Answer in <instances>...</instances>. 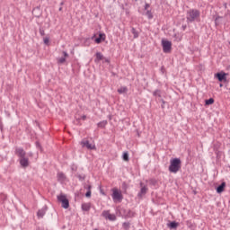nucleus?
<instances>
[{
    "label": "nucleus",
    "mask_w": 230,
    "mask_h": 230,
    "mask_svg": "<svg viewBox=\"0 0 230 230\" xmlns=\"http://www.w3.org/2000/svg\"><path fill=\"white\" fill-rule=\"evenodd\" d=\"M85 188H86L87 191H91V188H93V186L87 185Z\"/></svg>",
    "instance_id": "obj_39"
},
{
    "label": "nucleus",
    "mask_w": 230,
    "mask_h": 230,
    "mask_svg": "<svg viewBox=\"0 0 230 230\" xmlns=\"http://www.w3.org/2000/svg\"><path fill=\"white\" fill-rule=\"evenodd\" d=\"M94 37H96V34H93V36L92 37V40L94 39Z\"/></svg>",
    "instance_id": "obj_49"
},
{
    "label": "nucleus",
    "mask_w": 230,
    "mask_h": 230,
    "mask_svg": "<svg viewBox=\"0 0 230 230\" xmlns=\"http://www.w3.org/2000/svg\"><path fill=\"white\" fill-rule=\"evenodd\" d=\"M214 103H215V99H213V98L205 100V105H207V106L213 105Z\"/></svg>",
    "instance_id": "obj_23"
},
{
    "label": "nucleus",
    "mask_w": 230,
    "mask_h": 230,
    "mask_svg": "<svg viewBox=\"0 0 230 230\" xmlns=\"http://www.w3.org/2000/svg\"><path fill=\"white\" fill-rule=\"evenodd\" d=\"M81 145H83V146L87 148L88 150H96V146L89 143L88 140L81 142Z\"/></svg>",
    "instance_id": "obj_11"
},
{
    "label": "nucleus",
    "mask_w": 230,
    "mask_h": 230,
    "mask_svg": "<svg viewBox=\"0 0 230 230\" xmlns=\"http://www.w3.org/2000/svg\"><path fill=\"white\" fill-rule=\"evenodd\" d=\"M93 230H99L98 228H94Z\"/></svg>",
    "instance_id": "obj_52"
},
{
    "label": "nucleus",
    "mask_w": 230,
    "mask_h": 230,
    "mask_svg": "<svg viewBox=\"0 0 230 230\" xmlns=\"http://www.w3.org/2000/svg\"><path fill=\"white\" fill-rule=\"evenodd\" d=\"M122 227H123V229H125V230L130 229V223H129V222H124V223L122 224Z\"/></svg>",
    "instance_id": "obj_27"
},
{
    "label": "nucleus",
    "mask_w": 230,
    "mask_h": 230,
    "mask_svg": "<svg viewBox=\"0 0 230 230\" xmlns=\"http://www.w3.org/2000/svg\"><path fill=\"white\" fill-rule=\"evenodd\" d=\"M186 28H188L187 25H182V26H181V30H183V31L186 30Z\"/></svg>",
    "instance_id": "obj_43"
},
{
    "label": "nucleus",
    "mask_w": 230,
    "mask_h": 230,
    "mask_svg": "<svg viewBox=\"0 0 230 230\" xmlns=\"http://www.w3.org/2000/svg\"><path fill=\"white\" fill-rule=\"evenodd\" d=\"M188 24L191 22H200V11L199 9H190L187 11L186 15Z\"/></svg>",
    "instance_id": "obj_1"
},
{
    "label": "nucleus",
    "mask_w": 230,
    "mask_h": 230,
    "mask_svg": "<svg viewBox=\"0 0 230 230\" xmlns=\"http://www.w3.org/2000/svg\"><path fill=\"white\" fill-rule=\"evenodd\" d=\"M63 4H64V2H61V3H60V6H63Z\"/></svg>",
    "instance_id": "obj_50"
},
{
    "label": "nucleus",
    "mask_w": 230,
    "mask_h": 230,
    "mask_svg": "<svg viewBox=\"0 0 230 230\" xmlns=\"http://www.w3.org/2000/svg\"><path fill=\"white\" fill-rule=\"evenodd\" d=\"M14 154L19 157V159H22L23 157H26V151H24L22 147H16Z\"/></svg>",
    "instance_id": "obj_7"
},
{
    "label": "nucleus",
    "mask_w": 230,
    "mask_h": 230,
    "mask_svg": "<svg viewBox=\"0 0 230 230\" xmlns=\"http://www.w3.org/2000/svg\"><path fill=\"white\" fill-rule=\"evenodd\" d=\"M136 2L139 1V0H135Z\"/></svg>",
    "instance_id": "obj_53"
},
{
    "label": "nucleus",
    "mask_w": 230,
    "mask_h": 230,
    "mask_svg": "<svg viewBox=\"0 0 230 230\" xmlns=\"http://www.w3.org/2000/svg\"><path fill=\"white\" fill-rule=\"evenodd\" d=\"M28 157H33V153L29 152V153H28Z\"/></svg>",
    "instance_id": "obj_42"
},
{
    "label": "nucleus",
    "mask_w": 230,
    "mask_h": 230,
    "mask_svg": "<svg viewBox=\"0 0 230 230\" xmlns=\"http://www.w3.org/2000/svg\"><path fill=\"white\" fill-rule=\"evenodd\" d=\"M95 59L94 62H100V60H103V54H102V52H96L95 54Z\"/></svg>",
    "instance_id": "obj_17"
},
{
    "label": "nucleus",
    "mask_w": 230,
    "mask_h": 230,
    "mask_svg": "<svg viewBox=\"0 0 230 230\" xmlns=\"http://www.w3.org/2000/svg\"><path fill=\"white\" fill-rule=\"evenodd\" d=\"M105 40V34L100 33L98 38H95L94 42L96 44H102Z\"/></svg>",
    "instance_id": "obj_13"
},
{
    "label": "nucleus",
    "mask_w": 230,
    "mask_h": 230,
    "mask_svg": "<svg viewBox=\"0 0 230 230\" xmlns=\"http://www.w3.org/2000/svg\"><path fill=\"white\" fill-rule=\"evenodd\" d=\"M217 193H224V190H226V181H223L220 185L217 187Z\"/></svg>",
    "instance_id": "obj_14"
},
{
    "label": "nucleus",
    "mask_w": 230,
    "mask_h": 230,
    "mask_svg": "<svg viewBox=\"0 0 230 230\" xmlns=\"http://www.w3.org/2000/svg\"><path fill=\"white\" fill-rule=\"evenodd\" d=\"M82 209H83V211H90L91 210V203H83Z\"/></svg>",
    "instance_id": "obj_20"
},
{
    "label": "nucleus",
    "mask_w": 230,
    "mask_h": 230,
    "mask_svg": "<svg viewBox=\"0 0 230 230\" xmlns=\"http://www.w3.org/2000/svg\"><path fill=\"white\" fill-rule=\"evenodd\" d=\"M109 215H111V212H109V210H104L102 212V216L104 217V218H108Z\"/></svg>",
    "instance_id": "obj_30"
},
{
    "label": "nucleus",
    "mask_w": 230,
    "mask_h": 230,
    "mask_svg": "<svg viewBox=\"0 0 230 230\" xmlns=\"http://www.w3.org/2000/svg\"><path fill=\"white\" fill-rule=\"evenodd\" d=\"M43 42L46 44V46H48V44H49V38H44Z\"/></svg>",
    "instance_id": "obj_33"
},
{
    "label": "nucleus",
    "mask_w": 230,
    "mask_h": 230,
    "mask_svg": "<svg viewBox=\"0 0 230 230\" xmlns=\"http://www.w3.org/2000/svg\"><path fill=\"white\" fill-rule=\"evenodd\" d=\"M32 15H34V17L37 19L42 16V10H40V6H36L32 9Z\"/></svg>",
    "instance_id": "obj_10"
},
{
    "label": "nucleus",
    "mask_w": 230,
    "mask_h": 230,
    "mask_svg": "<svg viewBox=\"0 0 230 230\" xmlns=\"http://www.w3.org/2000/svg\"><path fill=\"white\" fill-rule=\"evenodd\" d=\"M59 12H62V7H59Z\"/></svg>",
    "instance_id": "obj_51"
},
{
    "label": "nucleus",
    "mask_w": 230,
    "mask_h": 230,
    "mask_svg": "<svg viewBox=\"0 0 230 230\" xmlns=\"http://www.w3.org/2000/svg\"><path fill=\"white\" fill-rule=\"evenodd\" d=\"M58 202H60L62 205V208L64 209H68L69 208V199H67V197L64 194H60L58 196Z\"/></svg>",
    "instance_id": "obj_3"
},
{
    "label": "nucleus",
    "mask_w": 230,
    "mask_h": 230,
    "mask_svg": "<svg viewBox=\"0 0 230 230\" xmlns=\"http://www.w3.org/2000/svg\"><path fill=\"white\" fill-rule=\"evenodd\" d=\"M215 78H217L218 82H227V74L224 71L217 73Z\"/></svg>",
    "instance_id": "obj_6"
},
{
    "label": "nucleus",
    "mask_w": 230,
    "mask_h": 230,
    "mask_svg": "<svg viewBox=\"0 0 230 230\" xmlns=\"http://www.w3.org/2000/svg\"><path fill=\"white\" fill-rule=\"evenodd\" d=\"M36 146H37V148H42V147L40 146V143H39V142H36Z\"/></svg>",
    "instance_id": "obj_41"
},
{
    "label": "nucleus",
    "mask_w": 230,
    "mask_h": 230,
    "mask_svg": "<svg viewBox=\"0 0 230 230\" xmlns=\"http://www.w3.org/2000/svg\"><path fill=\"white\" fill-rule=\"evenodd\" d=\"M48 211V207L45 206L42 208L39 209L37 212L38 218H44V215H46V212Z\"/></svg>",
    "instance_id": "obj_12"
},
{
    "label": "nucleus",
    "mask_w": 230,
    "mask_h": 230,
    "mask_svg": "<svg viewBox=\"0 0 230 230\" xmlns=\"http://www.w3.org/2000/svg\"><path fill=\"white\" fill-rule=\"evenodd\" d=\"M107 124H108L107 120H102L99 122L97 126L99 128H105V127H107Z\"/></svg>",
    "instance_id": "obj_22"
},
{
    "label": "nucleus",
    "mask_w": 230,
    "mask_h": 230,
    "mask_svg": "<svg viewBox=\"0 0 230 230\" xmlns=\"http://www.w3.org/2000/svg\"><path fill=\"white\" fill-rule=\"evenodd\" d=\"M91 193H92L91 190H87L86 193H85V197L87 199L91 198Z\"/></svg>",
    "instance_id": "obj_36"
},
{
    "label": "nucleus",
    "mask_w": 230,
    "mask_h": 230,
    "mask_svg": "<svg viewBox=\"0 0 230 230\" xmlns=\"http://www.w3.org/2000/svg\"><path fill=\"white\" fill-rule=\"evenodd\" d=\"M122 159L123 161L128 162L130 159L128 158V152H124L122 155Z\"/></svg>",
    "instance_id": "obj_26"
},
{
    "label": "nucleus",
    "mask_w": 230,
    "mask_h": 230,
    "mask_svg": "<svg viewBox=\"0 0 230 230\" xmlns=\"http://www.w3.org/2000/svg\"><path fill=\"white\" fill-rule=\"evenodd\" d=\"M148 8H150V4L146 3L144 10H146V12H147Z\"/></svg>",
    "instance_id": "obj_37"
},
{
    "label": "nucleus",
    "mask_w": 230,
    "mask_h": 230,
    "mask_svg": "<svg viewBox=\"0 0 230 230\" xmlns=\"http://www.w3.org/2000/svg\"><path fill=\"white\" fill-rule=\"evenodd\" d=\"M131 33L133 34L134 39H137V37H139V33L137 32L136 28H134V27L131 28Z\"/></svg>",
    "instance_id": "obj_24"
},
{
    "label": "nucleus",
    "mask_w": 230,
    "mask_h": 230,
    "mask_svg": "<svg viewBox=\"0 0 230 230\" xmlns=\"http://www.w3.org/2000/svg\"><path fill=\"white\" fill-rule=\"evenodd\" d=\"M57 177L59 182H64V181H66V174L62 172H58Z\"/></svg>",
    "instance_id": "obj_15"
},
{
    "label": "nucleus",
    "mask_w": 230,
    "mask_h": 230,
    "mask_svg": "<svg viewBox=\"0 0 230 230\" xmlns=\"http://www.w3.org/2000/svg\"><path fill=\"white\" fill-rule=\"evenodd\" d=\"M216 154H217V155L218 157V155H220V151H216Z\"/></svg>",
    "instance_id": "obj_46"
},
{
    "label": "nucleus",
    "mask_w": 230,
    "mask_h": 230,
    "mask_svg": "<svg viewBox=\"0 0 230 230\" xmlns=\"http://www.w3.org/2000/svg\"><path fill=\"white\" fill-rule=\"evenodd\" d=\"M146 16H147V19L152 20L154 19V14L152 13V11L147 10L145 13Z\"/></svg>",
    "instance_id": "obj_25"
},
{
    "label": "nucleus",
    "mask_w": 230,
    "mask_h": 230,
    "mask_svg": "<svg viewBox=\"0 0 230 230\" xmlns=\"http://www.w3.org/2000/svg\"><path fill=\"white\" fill-rule=\"evenodd\" d=\"M22 168H28L30 166V159L26 156L19 160Z\"/></svg>",
    "instance_id": "obj_9"
},
{
    "label": "nucleus",
    "mask_w": 230,
    "mask_h": 230,
    "mask_svg": "<svg viewBox=\"0 0 230 230\" xmlns=\"http://www.w3.org/2000/svg\"><path fill=\"white\" fill-rule=\"evenodd\" d=\"M162 47L164 53H170L172 51V41L162 40Z\"/></svg>",
    "instance_id": "obj_4"
},
{
    "label": "nucleus",
    "mask_w": 230,
    "mask_h": 230,
    "mask_svg": "<svg viewBox=\"0 0 230 230\" xmlns=\"http://www.w3.org/2000/svg\"><path fill=\"white\" fill-rule=\"evenodd\" d=\"M160 102H162L161 108L164 109V105H166V101H164V99H161Z\"/></svg>",
    "instance_id": "obj_35"
},
{
    "label": "nucleus",
    "mask_w": 230,
    "mask_h": 230,
    "mask_svg": "<svg viewBox=\"0 0 230 230\" xmlns=\"http://www.w3.org/2000/svg\"><path fill=\"white\" fill-rule=\"evenodd\" d=\"M104 62H106V64H110L111 60L109 58H104Z\"/></svg>",
    "instance_id": "obj_40"
},
{
    "label": "nucleus",
    "mask_w": 230,
    "mask_h": 230,
    "mask_svg": "<svg viewBox=\"0 0 230 230\" xmlns=\"http://www.w3.org/2000/svg\"><path fill=\"white\" fill-rule=\"evenodd\" d=\"M219 87H224V84L222 83L219 84Z\"/></svg>",
    "instance_id": "obj_47"
},
{
    "label": "nucleus",
    "mask_w": 230,
    "mask_h": 230,
    "mask_svg": "<svg viewBox=\"0 0 230 230\" xmlns=\"http://www.w3.org/2000/svg\"><path fill=\"white\" fill-rule=\"evenodd\" d=\"M218 19H222V17L217 16V17L215 18V24H216V26H218V24H220V22H218Z\"/></svg>",
    "instance_id": "obj_31"
},
{
    "label": "nucleus",
    "mask_w": 230,
    "mask_h": 230,
    "mask_svg": "<svg viewBox=\"0 0 230 230\" xmlns=\"http://www.w3.org/2000/svg\"><path fill=\"white\" fill-rule=\"evenodd\" d=\"M128 88H127V86H122L117 90V93H119V94H125V93H128Z\"/></svg>",
    "instance_id": "obj_19"
},
{
    "label": "nucleus",
    "mask_w": 230,
    "mask_h": 230,
    "mask_svg": "<svg viewBox=\"0 0 230 230\" xmlns=\"http://www.w3.org/2000/svg\"><path fill=\"white\" fill-rule=\"evenodd\" d=\"M153 96H155V98H162L163 92L160 89H156L153 92Z\"/></svg>",
    "instance_id": "obj_16"
},
{
    "label": "nucleus",
    "mask_w": 230,
    "mask_h": 230,
    "mask_svg": "<svg viewBox=\"0 0 230 230\" xmlns=\"http://www.w3.org/2000/svg\"><path fill=\"white\" fill-rule=\"evenodd\" d=\"M76 177L79 181H85V174H77Z\"/></svg>",
    "instance_id": "obj_29"
},
{
    "label": "nucleus",
    "mask_w": 230,
    "mask_h": 230,
    "mask_svg": "<svg viewBox=\"0 0 230 230\" xmlns=\"http://www.w3.org/2000/svg\"><path fill=\"white\" fill-rule=\"evenodd\" d=\"M82 119H83V120H85V119H87V116H85V115H83V116H82Z\"/></svg>",
    "instance_id": "obj_44"
},
{
    "label": "nucleus",
    "mask_w": 230,
    "mask_h": 230,
    "mask_svg": "<svg viewBox=\"0 0 230 230\" xmlns=\"http://www.w3.org/2000/svg\"><path fill=\"white\" fill-rule=\"evenodd\" d=\"M161 71H162L163 74H164V71H165V70H164V66H162V67H161Z\"/></svg>",
    "instance_id": "obj_45"
},
{
    "label": "nucleus",
    "mask_w": 230,
    "mask_h": 230,
    "mask_svg": "<svg viewBox=\"0 0 230 230\" xmlns=\"http://www.w3.org/2000/svg\"><path fill=\"white\" fill-rule=\"evenodd\" d=\"M140 187L141 189H140V191L137 193V198L141 199H143V197H145L146 193H148V187L144 185L143 182H140Z\"/></svg>",
    "instance_id": "obj_5"
},
{
    "label": "nucleus",
    "mask_w": 230,
    "mask_h": 230,
    "mask_svg": "<svg viewBox=\"0 0 230 230\" xmlns=\"http://www.w3.org/2000/svg\"><path fill=\"white\" fill-rule=\"evenodd\" d=\"M40 34L41 35V37H44V35H46V32L44 31V28L42 27L40 28Z\"/></svg>",
    "instance_id": "obj_32"
},
{
    "label": "nucleus",
    "mask_w": 230,
    "mask_h": 230,
    "mask_svg": "<svg viewBox=\"0 0 230 230\" xmlns=\"http://www.w3.org/2000/svg\"><path fill=\"white\" fill-rule=\"evenodd\" d=\"M63 56L64 58H67V57H69V54L66 51H63Z\"/></svg>",
    "instance_id": "obj_38"
},
{
    "label": "nucleus",
    "mask_w": 230,
    "mask_h": 230,
    "mask_svg": "<svg viewBox=\"0 0 230 230\" xmlns=\"http://www.w3.org/2000/svg\"><path fill=\"white\" fill-rule=\"evenodd\" d=\"M112 199L113 200H118L119 202H121L123 200V195L118 190H115L112 193Z\"/></svg>",
    "instance_id": "obj_8"
},
{
    "label": "nucleus",
    "mask_w": 230,
    "mask_h": 230,
    "mask_svg": "<svg viewBox=\"0 0 230 230\" xmlns=\"http://www.w3.org/2000/svg\"><path fill=\"white\" fill-rule=\"evenodd\" d=\"M168 227H170V229H175L176 227H179V223L172 221L168 224Z\"/></svg>",
    "instance_id": "obj_21"
},
{
    "label": "nucleus",
    "mask_w": 230,
    "mask_h": 230,
    "mask_svg": "<svg viewBox=\"0 0 230 230\" xmlns=\"http://www.w3.org/2000/svg\"><path fill=\"white\" fill-rule=\"evenodd\" d=\"M137 137H141V134H139V132H137Z\"/></svg>",
    "instance_id": "obj_48"
},
{
    "label": "nucleus",
    "mask_w": 230,
    "mask_h": 230,
    "mask_svg": "<svg viewBox=\"0 0 230 230\" xmlns=\"http://www.w3.org/2000/svg\"><path fill=\"white\" fill-rule=\"evenodd\" d=\"M64 62H66V58L63 57L58 59V64H64Z\"/></svg>",
    "instance_id": "obj_34"
},
{
    "label": "nucleus",
    "mask_w": 230,
    "mask_h": 230,
    "mask_svg": "<svg viewBox=\"0 0 230 230\" xmlns=\"http://www.w3.org/2000/svg\"><path fill=\"white\" fill-rule=\"evenodd\" d=\"M108 220L114 222L116 220V215L114 214H108Z\"/></svg>",
    "instance_id": "obj_28"
},
{
    "label": "nucleus",
    "mask_w": 230,
    "mask_h": 230,
    "mask_svg": "<svg viewBox=\"0 0 230 230\" xmlns=\"http://www.w3.org/2000/svg\"><path fill=\"white\" fill-rule=\"evenodd\" d=\"M134 215L135 213L132 210H125V218H132Z\"/></svg>",
    "instance_id": "obj_18"
},
{
    "label": "nucleus",
    "mask_w": 230,
    "mask_h": 230,
    "mask_svg": "<svg viewBox=\"0 0 230 230\" xmlns=\"http://www.w3.org/2000/svg\"><path fill=\"white\" fill-rule=\"evenodd\" d=\"M182 162L181 158H172L170 160L169 172L171 173H177L181 168Z\"/></svg>",
    "instance_id": "obj_2"
}]
</instances>
